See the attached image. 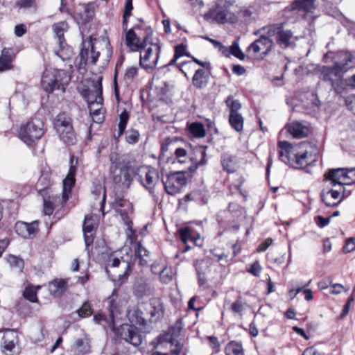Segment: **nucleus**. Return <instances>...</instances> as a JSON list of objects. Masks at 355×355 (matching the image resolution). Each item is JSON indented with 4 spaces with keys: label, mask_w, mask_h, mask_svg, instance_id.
<instances>
[{
    "label": "nucleus",
    "mask_w": 355,
    "mask_h": 355,
    "mask_svg": "<svg viewBox=\"0 0 355 355\" xmlns=\"http://www.w3.org/2000/svg\"><path fill=\"white\" fill-rule=\"evenodd\" d=\"M15 5L19 8L33 10L36 11L37 8L35 0H15Z\"/></svg>",
    "instance_id": "48"
},
{
    "label": "nucleus",
    "mask_w": 355,
    "mask_h": 355,
    "mask_svg": "<svg viewBox=\"0 0 355 355\" xmlns=\"http://www.w3.org/2000/svg\"><path fill=\"white\" fill-rule=\"evenodd\" d=\"M140 138V134L138 130L135 129L128 130L125 132V141L129 144H137Z\"/></svg>",
    "instance_id": "50"
},
{
    "label": "nucleus",
    "mask_w": 355,
    "mask_h": 355,
    "mask_svg": "<svg viewBox=\"0 0 355 355\" xmlns=\"http://www.w3.org/2000/svg\"><path fill=\"white\" fill-rule=\"evenodd\" d=\"M324 180L329 182V184L333 187H338L342 189L345 185V168H331L324 174Z\"/></svg>",
    "instance_id": "18"
},
{
    "label": "nucleus",
    "mask_w": 355,
    "mask_h": 355,
    "mask_svg": "<svg viewBox=\"0 0 355 355\" xmlns=\"http://www.w3.org/2000/svg\"><path fill=\"white\" fill-rule=\"evenodd\" d=\"M152 31L149 28L143 41L136 35L133 28L128 30L125 34V44L132 51H137L139 48H144L148 45L152 39Z\"/></svg>",
    "instance_id": "14"
},
{
    "label": "nucleus",
    "mask_w": 355,
    "mask_h": 355,
    "mask_svg": "<svg viewBox=\"0 0 355 355\" xmlns=\"http://www.w3.org/2000/svg\"><path fill=\"white\" fill-rule=\"evenodd\" d=\"M201 159L199 162H196L194 165L189 166V171L191 173H194L198 166H203L207 163L206 159V152L205 150H200V151Z\"/></svg>",
    "instance_id": "59"
},
{
    "label": "nucleus",
    "mask_w": 355,
    "mask_h": 355,
    "mask_svg": "<svg viewBox=\"0 0 355 355\" xmlns=\"http://www.w3.org/2000/svg\"><path fill=\"white\" fill-rule=\"evenodd\" d=\"M38 231V221L31 223L19 221L15 224V232L24 239H31L35 236Z\"/></svg>",
    "instance_id": "19"
},
{
    "label": "nucleus",
    "mask_w": 355,
    "mask_h": 355,
    "mask_svg": "<svg viewBox=\"0 0 355 355\" xmlns=\"http://www.w3.org/2000/svg\"><path fill=\"white\" fill-rule=\"evenodd\" d=\"M134 294L139 298L149 296L153 294V289L150 285L146 282L137 284L134 288Z\"/></svg>",
    "instance_id": "37"
},
{
    "label": "nucleus",
    "mask_w": 355,
    "mask_h": 355,
    "mask_svg": "<svg viewBox=\"0 0 355 355\" xmlns=\"http://www.w3.org/2000/svg\"><path fill=\"white\" fill-rule=\"evenodd\" d=\"M93 313L91 305L88 302H85L82 306L71 313V316L74 320H78L80 318L89 317Z\"/></svg>",
    "instance_id": "36"
},
{
    "label": "nucleus",
    "mask_w": 355,
    "mask_h": 355,
    "mask_svg": "<svg viewBox=\"0 0 355 355\" xmlns=\"http://www.w3.org/2000/svg\"><path fill=\"white\" fill-rule=\"evenodd\" d=\"M186 201H194L199 205H206L209 200L207 191L204 190H195L184 196Z\"/></svg>",
    "instance_id": "29"
},
{
    "label": "nucleus",
    "mask_w": 355,
    "mask_h": 355,
    "mask_svg": "<svg viewBox=\"0 0 355 355\" xmlns=\"http://www.w3.org/2000/svg\"><path fill=\"white\" fill-rule=\"evenodd\" d=\"M112 205L115 211L120 214L124 225L127 227V236L130 238L133 234V223L132 221L133 215L132 204L129 200L125 199L121 194L115 193Z\"/></svg>",
    "instance_id": "6"
},
{
    "label": "nucleus",
    "mask_w": 355,
    "mask_h": 355,
    "mask_svg": "<svg viewBox=\"0 0 355 355\" xmlns=\"http://www.w3.org/2000/svg\"><path fill=\"white\" fill-rule=\"evenodd\" d=\"M117 292V289H114L111 295L106 300V302L107 303V309L109 311V318H107L105 315L101 313L95 314L94 315V320L97 324H101L104 326L107 324V326L112 329H114V317L119 313V308L116 304L118 297Z\"/></svg>",
    "instance_id": "8"
},
{
    "label": "nucleus",
    "mask_w": 355,
    "mask_h": 355,
    "mask_svg": "<svg viewBox=\"0 0 355 355\" xmlns=\"http://www.w3.org/2000/svg\"><path fill=\"white\" fill-rule=\"evenodd\" d=\"M343 250L345 252H351L355 250V239L353 238L348 239L343 247Z\"/></svg>",
    "instance_id": "64"
},
{
    "label": "nucleus",
    "mask_w": 355,
    "mask_h": 355,
    "mask_svg": "<svg viewBox=\"0 0 355 355\" xmlns=\"http://www.w3.org/2000/svg\"><path fill=\"white\" fill-rule=\"evenodd\" d=\"M70 80L71 76L65 71L49 69L44 71L41 85L46 92H52L55 89H62L64 92Z\"/></svg>",
    "instance_id": "3"
},
{
    "label": "nucleus",
    "mask_w": 355,
    "mask_h": 355,
    "mask_svg": "<svg viewBox=\"0 0 355 355\" xmlns=\"http://www.w3.org/2000/svg\"><path fill=\"white\" fill-rule=\"evenodd\" d=\"M266 46V36L262 35L249 46L248 51H252L254 53H257L260 51L262 46Z\"/></svg>",
    "instance_id": "45"
},
{
    "label": "nucleus",
    "mask_w": 355,
    "mask_h": 355,
    "mask_svg": "<svg viewBox=\"0 0 355 355\" xmlns=\"http://www.w3.org/2000/svg\"><path fill=\"white\" fill-rule=\"evenodd\" d=\"M279 147L284 149L286 153L284 155L282 150L279 151L282 161L295 168H302L307 166L312 161V154L317 152V149L305 141L297 146H293L288 141H283L279 142Z\"/></svg>",
    "instance_id": "1"
},
{
    "label": "nucleus",
    "mask_w": 355,
    "mask_h": 355,
    "mask_svg": "<svg viewBox=\"0 0 355 355\" xmlns=\"http://www.w3.org/2000/svg\"><path fill=\"white\" fill-rule=\"evenodd\" d=\"M261 270V267L258 261L254 262L247 271L254 276L259 277Z\"/></svg>",
    "instance_id": "63"
},
{
    "label": "nucleus",
    "mask_w": 355,
    "mask_h": 355,
    "mask_svg": "<svg viewBox=\"0 0 355 355\" xmlns=\"http://www.w3.org/2000/svg\"><path fill=\"white\" fill-rule=\"evenodd\" d=\"M315 0H295L291 5V10L311 12L314 8Z\"/></svg>",
    "instance_id": "32"
},
{
    "label": "nucleus",
    "mask_w": 355,
    "mask_h": 355,
    "mask_svg": "<svg viewBox=\"0 0 355 355\" xmlns=\"http://www.w3.org/2000/svg\"><path fill=\"white\" fill-rule=\"evenodd\" d=\"M84 12L85 14V21L88 22L92 19L94 16V6L92 3L84 6Z\"/></svg>",
    "instance_id": "55"
},
{
    "label": "nucleus",
    "mask_w": 355,
    "mask_h": 355,
    "mask_svg": "<svg viewBox=\"0 0 355 355\" xmlns=\"http://www.w3.org/2000/svg\"><path fill=\"white\" fill-rule=\"evenodd\" d=\"M345 185H350L355 182V168H345Z\"/></svg>",
    "instance_id": "53"
},
{
    "label": "nucleus",
    "mask_w": 355,
    "mask_h": 355,
    "mask_svg": "<svg viewBox=\"0 0 355 355\" xmlns=\"http://www.w3.org/2000/svg\"><path fill=\"white\" fill-rule=\"evenodd\" d=\"M342 72H343V70H340L336 64L334 67H324L321 71L323 80L330 83L341 77Z\"/></svg>",
    "instance_id": "30"
},
{
    "label": "nucleus",
    "mask_w": 355,
    "mask_h": 355,
    "mask_svg": "<svg viewBox=\"0 0 355 355\" xmlns=\"http://www.w3.org/2000/svg\"><path fill=\"white\" fill-rule=\"evenodd\" d=\"M73 355H88L92 352L91 340L89 336L82 331L79 337L76 338L71 347Z\"/></svg>",
    "instance_id": "16"
},
{
    "label": "nucleus",
    "mask_w": 355,
    "mask_h": 355,
    "mask_svg": "<svg viewBox=\"0 0 355 355\" xmlns=\"http://www.w3.org/2000/svg\"><path fill=\"white\" fill-rule=\"evenodd\" d=\"M96 224L92 216L87 215L83 225V232L86 248L91 245L94 239Z\"/></svg>",
    "instance_id": "20"
},
{
    "label": "nucleus",
    "mask_w": 355,
    "mask_h": 355,
    "mask_svg": "<svg viewBox=\"0 0 355 355\" xmlns=\"http://www.w3.org/2000/svg\"><path fill=\"white\" fill-rule=\"evenodd\" d=\"M129 119V113L126 110L123 111L119 115V122L118 123V137L121 136L125 128Z\"/></svg>",
    "instance_id": "43"
},
{
    "label": "nucleus",
    "mask_w": 355,
    "mask_h": 355,
    "mask_svg": "<svg viewBox=\"0 0 355 355\" xmlns=\"http://www.w3.org/2000/svg\"><path fill=\"white\" fill-rule=\"evenodd\" d=\"M174 54L179 58L183 55L191 57V55L189 53L187 52V46L183 44L177 45L175 46Z\"/></svg>",
    "instance_id": "60"
},
{
    "label": "nucleus",
    "mask_w": 355,
    "mask_h": 355,
    "mask_svg": "<svg viewBox=\"0 0 355 355\" xmlns=\"http://www.w3.org/2000/svg\"><path fill=\"white\" fill-rule=\"evenodd\" d=\"M205 18H211L218 24H225L232 18L229 6L225 3H216L205 14Z\"/></svg>",
    "instance_id": "13"
},
{
    "label": "nucleus",
    "mask_w": 355,
    "mask_h": 355,
    "mask_svg": "<svg viewBox=\"0 0 355 355\" xmlns=\"http://www.w3.org/2000/svg\"><path fill=\"white\" fill-rule=\"evenodd\" d=\"M89 46H90V62L92 64H96L100 55V52L95 51L94 44L92 42H89Z\"/></svg>",
    "instance_id": "62"
},
{
    "label": "nucleus",
    "mask_w": 355,
    "mask_h": 355,
    "mask_svg": "<svg viewBox=\"0 0 355 355\" xmlns=\"http://www.w3.org/2000/svg\"><path fill=\"white\" fill-rule=\"evenodd\" d=\"M288 132L295 138H302L308 136L309 128L301 123L294 121L286 126Z\"/></svg>",
    "instance_id": "28"
},
{
    "label": "nucleus",
    "mask_w": 355,
    "mask_h": 355,
    "mask_svg": "<svg viewBox=\"0 0 355 355\" xmlns=\"http://www.w3.org/2000/svg\"><path fill=\"white\" fill-rule=\"evenodd\" d=\"M74 156H71L69 162L70 167L67 177L63 180V190L61 197L56 198V202H59L61 207H64L69 200L71 190L75 184V175L76 173L77 159L74 160Z\"/></svg>",
    "instance_id": "9"
},
{
    "label": "nucleus",
    "mask_w": 355,
    "mask_h": 355,
    "mask_svg": "<svg viewBox=\"0 0 355 355\" xmlns=\"http://www.w3.org/2000/svg\"><path fill=\"white\" fill-rule=\"evenodd\" d=\"M137 73V68L135 67H128L125 72L124 78L128 81H132Z\"/></svg>",
    "instance_id": "61"
},
{
    "label": "nucleus",
    "mask_w": 355,
    "mask_h": 355,
    "mask_svg": "<svg viewBox=\"0 0 355 355\" xmlns=\"http://www.w3.org/2000/svg\"><path fill=\"white\" fill-rule=\"evenodd\" d=\"M189 130L191 135L196 138H203L206 135L203 124L199 122L192 123L189 126Z\"/></svg>",
    "instance_id": "39"
},
{
    "label": "nucleus",
    "mask_w": 355,
    "mask_h": 355,
    "mask_svg": "<svg viewBox=\"0 0 355 355\" xmlns=\"http://www.w3.org/2000/svg\"><path fill=\"white\" fill-rule=\"evenodd\" d=\"M175 157L178 162L185 163L187 159V152L184 148H178L175 151Z\"/></svg>",
    "instance_id": "58"
},
{
    "label": "nucleus",
    "mask_w": 355,
    "mask_h": 355,
    "mask_svg": "<svg viewBox=\"0 0 355 355\" xmlns=\"http://www.w3.org/2000/svg\"><path fill=\"white\" fill-rule=\"evenodd\" d=\"M182 329V323L181 319H179L176 322L171 325L167 332L163 335H160L158 338L159 343H169L173 345L175 343L176 338L180 336Z\"/></svg>",
    "instance_id": "21"
},
{
    "label": "nucleus",
    "mask_w": 355,
    "mask_h": 355,
    "mask_svg": "<svg viewBox=\"0 0 355 355\" xmlns=\"http://www.w3.org/2000/svg\"><path fill=\"white\" fill-rule=\"evenodd\" d=\"M94 107L95 105L88 106L90 114L93 119L94 122L101 123L104 120L103 114L101 112L102 105H96V107Z\"/></svg>",
    "instance_id": "42"
},
{
    "label": "nucleus",
    "mask_w": 355,
    "mask_h": 355,
    "mask_svg": "<svg viewBox=\"0 0 355 355\" xmlns=\"http://www.w3.org/2000/svg\"><path fill=\"white\" fill-rule=\"evenodd\" d=\"M221 164L223 169L227 173H234L236 169V159L229 154H223L221 157Z\"/></svg>",
    "instance_id": "34"
},
{
    "label": "nucleus",
    "mask_w": 355,
    "mask_h": 355,
    "mask_svg": "<svg viewBox=\"0 0 355 355\" xmlns=\"http://www.w3.org/2000/svg\"><path fill=\"white\" fill-rule=\"evenodd\" d=\"M67 29L68 24L65 21H60L53 25V30L55 33L56 37L58 38V44L60 48V49L56 52V55L60 57L62 60H64V58H63L62 55L61 54V53L63 51L64 44V34Z\"/></svg>",
    "instance_id": "24"
},
{
    "label": "nucleus",
    "mask_w": 355,
    "mask_h": 355,
    "mask_svg": "<svg viewBox=\"0 0 355 355\" xmlns=\"http://www.w3.org/2000/svg\"><path fill=\"white\" fill-rule=\"evenodd\" d=\"M332 89L337 94H341L344 89L343 76L331 83Z\"/></svg>",
    "instance_id": "57"
},
{
    "label": "nucleus",
    "mask_w": 355,
    "mask_h": 355,
    "mask_svg": "<svg viewBox=\"0 0 355 355\" xmlns=\"http://www.w3.org/2000/svg\"><path fill=\"white\" fill-rule=\"evenodd\" d=\"M195 266L198 275H205L209 268L207 263L203 260L196 261Z\"/></svg>",
    "instance_id": "54"
},
{
    "label": "nucleus",
    "mask_w": 355,
    "mask_h": 355,
    "mask_svg": "<svg viewBox=\"0 0 355 355\" xmlns=\"http://www.w3.org/2000/svg\"><path fill=\"white\" fill-rule=\"evenodd\" d=\"M40 287H34L33 286H28L26 287L23 295L25 299L31 302H35L37 300V291Z\"/></svg>",
    "instance_id": "47"
},
{
    "label": "nucleus",
    "mask_w": 355,
    "mask_h": 355,
    "mask_svg": "<svg viewBox=\"0 0 355 355\" xmlns=\"http://www.w3.org/2000/svg\"><path fill=\"white\" fill-rule=\"evenodd\" d=\"M158 172L155 168H149L145 173V178L141 180L142 185L149 191L150 193L154 196V188L158 182Z\"/></svg>",
    "instance_id": "25"
},
{
    "label": "nucleus",
    "mask_w": 355,
    "mask_h": 355,
    "mask_svg": "<svg viewBox=\"0 0 355 355\" xmlns=\"http://www.w3.org/2000/svg\"><path fill=\"white\" fill-rule=\"evenodd\" d=\"M17 343L18 335L17 331L13 329H6L1 343L3 352H12Z\"/></svg>",
    "instance_id": "22"
},
{
    "label": "nucleus",
    "mask_w": 355,
    "mask_h": 355,
    "mask_svg": "<svg viewBox=\"0 0 355 355\" xmlns=\"http://www.w3.org/2000/svg\"><path fill=\"white\" fill-rule=\"evenodd\" d=\"M148 251L141 245L140 242L137 244V249L135 250V259L139 260L140 266H146L148 263L149 259Z\"/></svg>",
    "instance_id": "35"
},
{
    "label": "nucleus",
    "mask_w": 355,
    "mask_h": 355,
    "mask_svg": "<svg viewBox=\"0 0 355 355\" xmlns=\"http://www.w3.org/2000/svg\"><path fill=\"white\" fill-rule=\"evenodd\" d=\"M349 196V193H345V189L340 188L334 189L325 188L320 194L322 202L328 207H334L338 205L343 200V196Z\"/></svg>",
    "instance_id": "15"
},
{
    "label": "nucleus",
    "mask_w": 355,
    "mask_h": 355,
    "mask_svg": "<svg viewBox=\"0 0 355 355\" xmlns=\"http://www.w3.org/2000/svg\"><path fill=\"white\" fill-rule=\"evenodd\" d=\"M67 288V282L63 279H55L49 284V290L54 296L61 295Z\"/></svg>",
    "instance_id": "31"
},
{
    "label": "nucleus",
    "mask_w": 355,
    "mask_h": 355,
    "mask_svg": "<svg viewBox=\"0 0 355 355\" xmlns=\"http://www.w3.org/2000/svg\"><path fill=\"white\" fill-rule=\"evenodd\" d=\"M311 280H309V282L305 284L304 285L299 286L297 287L295 286L294 282H292V286L293 288L289 291L288 294L291 299H294L297 295L300 293L301 291H303L304 288L309 286L311 284Z\"/></svg>",
    "instance_id": "56"
},
{
    "label": "nucleus",
    "mask_w": 355,
    "mask_h": 355,
    "mask_svg": "<svg viewBox=\"0 0 355 355\" xmlns=\"http://www.w3.org/2000/svg\"><path fill=\"white\" fill-rule=\"evenodd\" d=\"M166 192L169 195H175L180 192L182 188L187 184V179L184 171H177L167 175L163 180Z\"/></svg>",
    "instance_id": "10"
},
{
    "label": "nucleus",
    "mask_w": 355,
    "mask_h": 355,
    "mask_svg": "<svg viewBox=\"0 0 355 355\" xmlns=\"http://www.w3.org/2000/svg\"><path fill=\"white\" fill-rule=\"evenodd\" d=\"M148 311L150 314V321L157 322L164 315V306L161 300L159 298H152L150 300Z\"/></svg>",
    "instance_id": "26"
},
{
    "label": "nucleus",
    "mask_w": 355,
    "mask_h": 355,
    "mask_svg": "<svg viewBox=\"0 0 355 355\" xmlns=\"http://www.w3.org/2000/svg\"><path fill=\"white\" fill-rule=\"evenodd\" d=\"M192 83L197 89H203L207 85L208 81L204 69H198L195 71L192 78Z\"/></svg>",
    "instance_id": "33"
},
{
    "label": "nucleus",
    "mask_w": 355,
    "mask_h": 355,
    "mask_svg": "<svg viewBox=\"0 0 355 355\" xmlns=\"http://www.w3.org/2000/svg\"><path fill=\"white\" fill-rule=\"evenodd\" d=\"M13 59L14 53L12 49L3 48L0 56V72L8 71L12 69Z\"/></svg>",
    "instance_id": "27"
},
{
    "label": "nucleus",
    "mask_w": 355,
    "mask_h": 355,
    "mask_svg": "<svg viewBox=\"0 0 355 355\" xmlns=\"http://www.w3.org/2000/svg\"><path fill=\"white\" fill-rule=\"evenodd\" d=\"M8 262L10 266L12 268H17L20 271L24 268V263L23 259L19 258L18 257L14 255H9L7 259Z\"/></svg>",
    "instance_id": "51"
},
{
    "label": "nucleus",
    "mask_w": 355,
    "mask_h": 355,
    "mask_svg": "<svg viewBox=\"0 0 355 355\" xmlns=\"http://www.w3.org/2000/svg\"><path fill=\"white\" fill-rule=\"evenodd\" d=\"M230 52L232 55H233L234 57L237 58L241 60H243L245 58V54L241 50L237 41L233 42L230 48Z\"/></svg>",
    "instance_id": "52"
},
{
    "label": "nucleus",
    "mask_w": 355,
    "mask_h": 355,
    "mask_svg": "<svg viewBox=\"0 0 355 355\" xmlns=\"http://www.w3.org/2000/svg\"><path fill=\"white\" fill-rule=\"evenodd\" d=\"M225 349L227 355H244L242 345L235 341L230 342Z\"/></svg>",
    "instance_id": "41"
},
{
    "label": "nucleus",
    "mask_w": 355,
    "mask_h": 355,
    "mask_svg": "<svg viewBox=\"0 0 355 355\" xmlns=\"http://www.w3.org/2000/svg\"><path fill=\"white\" fill-rule=\"evenodd\" d=\"M102 78H99L97 81L94 82L92 88L84 89L82 91V96L86 100L89 105H102L103 103Z\"/></svg>",
    "instance_id": "12"
},
{
    "label": "nucleus",
    "mask_w": 355,
    "mask_h": 355,
    "mask_svg": "<svg viewBox=\"0 0 355 355\" xmlns=\"http://www.w3.org/2000/svg\"><path fill=\"white\" fill-rule=\"evenodd\" d=\"M130 320L132 322H135L136 324L140 326H146L147 324L146 320L143 316L142 311L139 309L133 311L130 315Z\"/></svg>",
    "instance_id": "46"
},
{
    "label": "nucleus",
    "mask_w": 355,
    "mask_h": 355,
    "mask_svg": "<svg viewBox=\"0 0 355 355\" xmlns=\"http://www.w3.org/2000/svg\"><path fill=\"white\" fill-rule=\"evenodd\" d=\"M336 67L343 71H347L355 66V57L347 51H340L338 53V60L335 63Z\"/></svg>",
    "instance_id": "23"
},
{
    "label": "nucleus",
    "mask_w": 355,
    "mask_h": 355,
    "mask_svg": "<svg viewBox=\"0 0 355 355\" xmlns=\"http://www.w3.org/2000/svg\"><path fill=\"white\" fill-rule=\"evenodd\" d=\"M270 35H276L277 43L281 46H288L293 37V33L289 30H284L283 24L270 25L268 31Z\"/></svg>",
    "instance_id": "17"
},
{
    "label": "nucleus",
    "mask_w": 355,
    "mask_h": 355,
    "mask_svg": "<svg viewBox=\"0 0 355 355\" xmlns=\"http://www.w3.org/2000/svg\"><path fill=\"white\" fill-rule=\"evenodd\" d=\"M116 334L134 346H139L142 343V336L135 325L123 324L117 329Z\"/></svg>",
    "instance_id": "11"
},
{
    "label": "nucleus",
    "mask_w": 355,
    "mask_h": 355,
    "mask_svg": "<svg viewBox=\"0 0 355 355\" xmlns=\"http://www.w3.org/2000/svg\"><path fill=\"white\" fill-rule=\"evenodd\" d=\"M150 41L151 42L146 47L139 48V64L146 69H154L156 67L162 49L158 38H152Z\"/></svg>",
    "instance_id": "5"
},
{
    "label": "nucleus",
    "mask_w": 355,
    "mask_h": 355,
    "mask_svg": "<svg viewBox=\"0 0 355 355\" xmlns=\"http://www.w3.org/2000/svg\"><path fill=\"white\" fill-rule=\"evenodd\" d=\"M54 128L59 135L60 139L68 145L75 144L76 137L70 116L65 113H60L53 122Z\"/></svg>",
    "instance_id": "4"
},
{
    "label": "nucleus",
    "mask_w": 355,
    "mask_h": 355,
    "mask_svg": "<svg viewBox=\"0 0 355 355\" xmlns=\"http://www.w3.org/2000/svg\"><path fill=\"white\" fill-rule=\"evenodd\" d=\"M89 55H90V46H87V47L85 46L84 44L83 48L81 49L79 58H80V62H79V68H84L87 64V61L89 60Z\"/></svg>",
    "instance_id": "49"
},
{
    "label": "nucleus",
    "mask_w": 355,
    "mask_h": 355,
    "mask_svg": "<svg viewBox=\"0 0 355 355\" xmlns=\"http://www.w3.org/2000/svg\"><path fill=\"white\" fill-rule=\"evenodd\" d=\"M44 133L43 121L39 119H35L21 126L19 137L24 143L30 146L35 140L40 139Z\"/></svg>",
    "instance_id": "7"
},
{
    "label": "nucleus",
    "mask_w": 355,
    "mask_h": 355,
    "mask_svg": "<svg viewBox=\"0 0 355 355\" xmlns=\"http://www.w3.org/2000/svg\"><path fill=\"white\" fill-rule=\"evenodd\" d=\"M110 162L109 178L114 184V188L128 189L135 175L134 168L116 152L110 153Z\"/></svg>",
    "instance_id": "2"
},
{
    "label": "nucleus",
    "mask_w": 355,
    "mask_h": 355,
    "mask_svg": "<svg viewBox=\"0 0 355 355\" xmlns=\"http://www.w3.org/2000/svg\"><path fill=\"white\" fill-rule=\"evenodd\" d=\"M230 126L236 132H241L243 128L244 119L241 113L229 115Z\"/></svg>",
    "instance_id": "38"
},
{
    "label": "nucleus",
    "mask_w": 355,
    "mask_h": 355,
    "mask_svg": "<svg viewBox=\"0 0 355 355\" xmlns=\"http://www.w3.org/2000/svg\"><path fill=\"white\" fill-rule=\"evenodd\" d=\"M227 107L230 110V114H238L239 111L241 109V103L239 100L234 98L233 96L230 95L225 100Z\"/></svg>",
    "instance_id": "40"
},
{
    "label": "nucleus",
    "mask_w": 355,
    "mask_h": 355,
    "mask_svg": "<svg viewBox=\"0 0 355 355\" xmlns=\"http://www.w3.org/2000/svg\"><path fill=\"white\" fill-rule=\"evenodd\" d=\"M178 232L180 239L184 243H187L190 241L195 242L196 240V239L193 236L191 229L189 227L180 228Z\"/></svg>",
    "instance_id": "44"
}]
</instances>
